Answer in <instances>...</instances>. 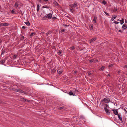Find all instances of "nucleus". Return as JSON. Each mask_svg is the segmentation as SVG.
I'll list each match as a JSON object with an SVG mask.
<instances>
[{
  "instance_id": "nucleus-1",
  "label": "nucleus",
  "mask_w": 127,
  "mask_h": 127,
  "mask_svg": "<svg viewBox=\"0 0 127 127\" xmlns=\"http://www.w3.org/2000/svg\"><path fill=\"white\" fill-rule=\"evenodd\" d=\"M52 16V13H50L46 15L42 18L43 20L49 19H51Z\"/></svg>"
},
{
  "instance_id": "nucleus-2",
  "label": "nucleus",
  "mask_w": 127,
  "mask_h": 127,
  "mask_svg": "<svg viewBox=\"0 0 127 127\" xmlns=\"http://www.w3.org/2000/svg\"><path fill=\"white\" fill-rule=\"evenodd\" d=\"M110 101V99L108 98H105L103 100V101L106 103H108Z\"/></svg>"
},
{
  "instance_id": "nucleus-3",
  "label": "nucleus",
  "mask_w": 127,
  "mask_h": 127,
  "mask_svg": "<svg viewBox=\"0 0 127 127\" xmlns=\"http://www.w3.org/2000/svg\"><path fill=\"white\" fill-rule=\"evenodd\" d=\"M77 6V3L75 2L73 4H71L70 5V6L71 7L73 8H75Z\"/></svg>"
},
{
  "instance_id": "nucleus-4",
  "label": "nucleus",
  "mask_w": 127,
  "mask_h": 127,
  "mask_svg": "<svg viewBox=\"0 0 127 127\" xmlns=\"http://www.w3.org/2000/svg\"><path fill=\"white\" fill-rule=\"evenodd\" d=\"M21 100L24 102H29L30 101L29 100L25 99L22 97L21 98Z\"/></svg>"
},
{
  "instance_id": "nucleus-5",
  "label": "nucleus",
  "mask_w": 127,
  "mask_h": 127,
  "mask_svg": "<svg viewBox=\"0 0 127 127\" xmlns=\"http://www.w3.org/2000/svg\"><path fill=\"white\" fill-rule=\"evenodd\" d=\"M106 112V114L109 115L110 114V112L109 111V110L107 108H105L104 109Z\"/></svg>"
},
{
  "instance_id": "nucleus-6",
  "label": "nucleus",
  "mask_w": 127,
  "mask_h": 127,
  "mask_svg": "<svg viewBox=\"0 0 127 127\" xmlns=\"http://www.w3.org/2000/svg\"><path fill=\"white\" fill-rule=\"evenodd\" d=\"M112 111H113L114 113L116 115H117L119 113H118V111L117 110L113 109Z\"/></svg>"
},
{
  "instance_id": "nucleus-7",
  "label": "nucleus",
  "mask_w": 127,
  "mask_h": 127,
  "mask_svg": "<svg viewBox=\"0 0 127 127\" xmlns=\"http://www.w3.org/2000/svg\"><path fill=\"white\" fill-rule=\"evenodd\" d=\"M127 25L126 24H124L122 26V28L123 30H124L125 29H126L127 28Z\"/></svg>"
},
{
  "instance_id": "nucleus-8",
  "label": "nucleus",
  "mask_w": 127,
  "mask_h": 127,
  "mask_svg": "<svg viewBox=\"0 0 127 127\" xmlns=\"http://www.w3.org/2000/svg\"><path fill=\"white\" fill-rule=\"evenodd\" d=\"M118 116V118L121 121H122V116L121 114L120 113H119L118 115H117Z\"/></svg>"
},
{
  "instance_id": "nucleus-9",
  "label": "nucleus",
  "mask_w": 127,
  "mask_h": 127,
  "mask_svg": "<svg viewBox=\"0 0 127 127\" xmlns=\"http://www.w3.org/2000/svg\"><path fill=\"white\" fill-rule=\"evenodd\" d=\"M96 39V38H94L91 39L90 41V43H91L93 41H94Z\"/></svg>"
},
{
  "instance_id": "nucleus-10",
  "label": "nucleus",
  "mask_w": 127,
  "mask_h": 127,
  "mask_svg": "<svg viewBox=\"0 0 127 127\" xmlns=\"http://www.w3.org/2000/svg\"><path fill=\"white\" fill-rule=\"evenodd\" d=\"M69 94L71 95L74 96L75 95V93H73L72 91H70V92H69Z\"/></svg>"
},
{
  "instance_id": "nucleus-11",
  "label": "nucleus",
  "mask_w": 127,
  "mask_h": 127,
  "mask_svg": "<svg viewBox=\"0 0 127 127\" xmlns=\"http://www.w3.org/2000/svg\"><path fill=\"white\" fill-rule=\"evenodd\" d=\"M124 22V19L122 18L121 20H120V23L121 24H122Z\"/></svg>"
},
{
  "instance_id": "nucleus-12",
  "label": "nucleus",
  "mask_w": 127,
  "mask_h": 127,
  "mask_svg": "<svg viewBox=\"0 0 127 127\" xmlns=\"http://www.w3.org/2000/svg\"><path fill=\"white\" fill-rule=\"evenodd\" d=\"M39 4H38L37 5V12H38L39 11Z\"/></svg>"
},
{
  "instance_id": "nucleus-13",
  "label": "nucleus",
  "mask_w": 127,
  "mask_h": 127,
  "mask_svg": "<svg viewBox=\"0 0 127 127\" xmlns=\"http://www.w3.org/2000/svg\"><path fill=\"white\" fill-rule=\"evenodd\" d=\"M52 33V31H49L46 34V35L47 36L50 33Z\"/></svg>"
},
{
  "instance_id": "nucleus-14",
  "label": "nucleus",
  "mask_w": 127,
  "mask_h": 127,
  "mask_svg": "<svg viewBox=\"0 0 127 127\" xmlns=\"http://www.w3.org/2000/svg\"><path fill=\"white\" fill-rule=\"evenodd\" d=\"M70 12L72 13H73L74 11V9L73 8L71 7L70 9Z\"/></svg>"
},
{
  "instance_id": "nucleus-15",
  "label": "nucleus",
  "mask_w": 127,
  "mask_h": 127,
  "mask_svg": "<svg viewBox=\"0 0 127 127\" xmlns=\"http://www.w3.org/2000/svg\"><path fill=\"white\" fill-rule=\"evenodd\" d=\"M97 17L96 16H95L94 17L93 21L95 22V23L96 22Z\"/></svg>"
},
{
  "instance_id": "nucleus-16",
  "label": "nucleus",
  "mask_w": 127,
  "mask_h": 127,
  "mask_svg": "<svg viewBox=\"0 0 127 127\" xmlns=\"http://www.w3.org/2000/svg\"><path fill=\"white\" fill-rule=\"evenodd\" d=\"M16 92H20L23 93L24 92V91H23L22 90H20V89H18L17 90Z\"/></svg>"
},
{
  "instance_id": "nucleus-17",
  "label": "nucleus",
  "mask_w": 127,
  "mask_h": 127,
  "mask_svg": "<svg viewBox=\"0 0 127 127\" xmlns=\"http://www.w3.org/2000/svg\"><path fill=\"white\" fill-rule=\"evenodd\" d=\"M35 33L34 32H33L31 33L30 34V37H32L33 35H35Z\"/></svg>"
},
{
  "instance_id": "nucleus-18",
  "label": "nucleus",
  "mask_w": 127,
  "mask_h": 127,
  "mask_svg": "<svg viewBox=\"0 0 127 127\" xmlns=\"http://www.w3.org/2000/svg\"><path fill=\"white\" fill-rule=\"evenodd\" d=\"M104 104V109L105 108H107L108 107V105L107 104Z\"/></svg>"
},
{
  "instance_id": "nucleus-19",
  "label": "nucleus",
  "mask_w": 127,
  "mask_h": 127,
  "mask_svg": "<svg viewBox=\"0 0 127 127\" xmlns=\"http://www.w3.org/2000/svg\"><path fill=\"white\" fill-rule=\"evenodd\" d=\"M19 6V4L17 2H16L15 4V6L16 8L18 7Z\"/></svg>"
},
{
  "instance_id": "nucleus-20",
  "label": "nucleus",
  "mask_w": 127,
  "mask_h": 127,
  "mask_svg": "<svg viewBox=\"0 0 127 127\" xmlns=\"http://www.w3.org/2000/svg\"><path fill=\"white\" fill-rule=\"evenodd\" d=\"M114 16L111 19V20H114V19H115L117 17V16L116 15H114Z\"/></svg>"
},
{
  "instance_id": "nucleus-21",
  "label": "nucleus",
  "mask_w": 127,
  "mask_h": 127,
  "mask_svg": "<svg viewBox=\"0 0 127 127\" xmlns=\"http://www.w3.org/2000/svg\"><path fill=\"white\" fill-rule=\"evenodd\" d=\"M25 23L26 24V25L28 26H29L30 25V23L29 22H25Z\"/></svg>"
},
{
  "instance_id": "nucleus-22",
  "label": "nucleus",
  "mask_w": 127,
  "mask_h": 127,
  "mask_svg": "<svg viewBox=\"0 0 127 127\" xmlns=\"http://www.w3.org/2000/svg\"><path fill=\"white\" fill-rule=\"evenodd\" d=\"M105 67L104 66H102L100 69V70H101L102 71H103V69L105 68Z\"/></svg>"
},
{
  "instance_id": "nucleus-23",
  "label": "nucleus",
  "mask_w": 127,
  "mask_h": 127,
  "mask_svg": "<svg viewBox=\"0 0 127 127\" xmlns=\"http://www.w3.org/2000/svg\"><path fill=\"white\" fill-rule=\"evenodd\" d=\"M5 52V51L4 50H3V49L2 50V52L1 54V55H3L4 53Z\"/></svg>"
},
{
  "instance_id": "nucleus-24",
  "label": "nucleus",
  "mask_w": 127,
  "mask_h": 127,
  "mask_svg": "<svg viewBox=\"0 0 127 127\" xmlns=\"http://www.w3.org/2000/svg\"><path fill=\"white\" fill-rule=\"evenodd\" d=\"M64 106H63L60 107H59L58 108V109L59 110H62L63 109H64Z\"/></svg>"
},
{
  "instance_id": "nucleus-25",
  "label": "nucleus",
  "mask_w": 127,
  "mask_h": 127,
  "mask_svg": "<svg viewBox=\"0 0 127 127\" xmlns=\"http://www.w3.org/2000/svg\"><path fill=\"white\" fill-rule=\"evenodd\" d=\"M49 7L48 6H43L42 7V8H49Z\"/></svg>"
},
{
  "instance_id": "nucleus-26",
  "label": "nucleus",
  "mask_w": 127,
  "mask_h": 127,
  "mask_svg": "<svg viewBox=\"0 0 127 127\" xmlns=\"http://www.w3.org/2000/svg\"><path fill=\"white\" fill-rule=\"evenodd\" d=\"M75 48V47L74 46H72L70 48V49L71 50H73Z\"/></svg>"
},
{
  "instance_id": "nucleus-27",
  "label": "nucleus",
  "mask_w": 127,
  "mask_h": 127,
  "mask_svg": "<svg viewBox=\"0 0 127 127\" xmlns=\"http://www.w3.org/2000/svg\"><path fill=\"white\" fill-rule=\"evenodd\" d=\"M57 19V18L55 17H53L52 18V19L53 20H56Z\"/></svg>"
},
{
  "instance_id": "nucleus-28",
  "label": "nucleus",
  "mask_w": 127,
  "mask_h": 127,
  "mask_svg": "<svg viewBox=\"0 0 127 127\" xmlns=\"http://www.w3.org/2000/svg\"><path fill=\"white\" fill-rule=\"evenodd\" d=\"M56 70L55 69H54L53 70V71H52V73L53 74L54 73V72H55Z\"/></svg>"
},
{
  "instance_id": "nucleus-29",
  "label": "nucleus",
  "mask_w": 127,
  "mask_h": 127,
  "mask_svg": "<svg viewBox=\"0 0 127 127\" xmlns=\"http://www.w3.org/2000/svg\"><path fill=\"white\" fill-rule=\"evenodd\" d=\"M12 90L15 91V92H16L17 91V89L14 88H12Z\"/></svg>"
},
{
  "instance_id": "nucleus-30",
  "label": "nucleus",
  "mask_w": 127,
  "mask_h": 127,
  "mask_svg": "<svg viewBox=\"0 0 127 127\" xmlns=\"http://www.w3.org/2000/svg\"><path fill=\"white\" fill-rule=\"evenodd\" d=\"M117 9H116L115 8H114V9L113 10V11L114 12H116L117 11Z\"/></svg>"
},
{
  "instance_id": "nucleus-31",
  "label": "nucleus",
  "mask_w": 127,
  "mask_h": 127,
  "mask_svg": "<svg viewBox=\"0 0 127 127\" xmlns=\"http://www.w3.org/2000/svg\"><path fill=\"white\" fill-rule=\"evenodd\" d=\"M102 3L104 4V5H105L106 4V2L105 0H104L102 1Z\"/></svg>"
},
{
  "instance_id": "nucleus-32",
  "label": "nucleus",
  "mask_w": 127,
  "mask_h": 127,
  "mask_svg": "<svg viewBox=\"0 0 127 127\" xmlns=\"http://www.w3.org/2000/svg\"><path fill=\"white\" fill-rule=\"evenodd\" d=\"M17 55H14L13 56V59H15L16 58V57H17Z\"/></svg>"
},
{
  "instance_id": "nucleus-33",
  "label": "nucleus",
  "mask_w": 127,
  "mask_h": 127,
  "mask_svg": "<svg viewBox=\"0 0 127 127\" xmlns=\"http://www.w3.org/2000/svg\"><path fill=\"white\" fill-rule=\"evenodd\" d=\"M89 61H90V63H92L94 61V59H92V60H90Z\"/></svg>"
},
{
  "instance_id": "nucleus-34",
  "label": "nucleus",
  "mask_w": 127,
  "mask_h": 127,
  "mask_svg": "<svg viewBox=\"0 0 127 127\" xmlns=\"http://www.w3.org/2000/svg\"><path fill=\"white\" fill-rule=\"evenodd\" d=\"M5 62L4 60H1L0 61V63H1L2 64L4 63Z\"/></svg>"
},
{
  "instance_id": "nucleus-35",
  "label": "nucleus",
  "mask_w": 127,
  "mask_h": 127,
  "mask_svg": "<svg viewBox=\"0 0 127 127\" xmlns=\"http://www.w3.org/2000/svg\"><path fill=\"white\" fill-rule=\"evenodd\" d=\"M123 68H127V65L124 66L123 67Z\"/></svg>"
},
{
  "instance_id": "nucleus-36",
  "label": "nucleus",
  "mask_w": 127,
  "mask_h": 127,
  "mask_svg": "<svg viewBox=\"0 0 127 127\" xmlns=\"http://www.w3.org/2000/svg\"><path fill=\"white\" fill-rule=\"evenodd\" d=\"M4 23H2L0 24V26H4Z\"/></svg>"
},
{
  "instance_id": "nucleus-37",
  "label": "nucleus",
  "mask_w": 127,
  "mask_h": 127,
  "mask_svg": "<svg viewBox=\"0 0 127 127\" xmlns=\"http://www.w3.org/2000/svg\"><path fill=\"white\" fill-rule=\"evenodd\" d=\"M15 12V11L14 10H12L11 11V13L12 14H14Z\"/></svg>"
},
{
  "instance_id": "nucleus-38",
  "label": "nucleus",
  "mask_w": 127,
  "mask_h": 127,
  "mask_svg": "<svg viewBox=\"0 0 127 127\" xmlns=\"http://www.w3.org/2000/svg\"><path fill=\"white\" fill-rule=\"evenodd\" d=\"M62 72V71H60L58 72V73L59 74H61Z\"/></svg>"
},
{
  "instance_id": "nucleus-39",
  "label": "nucleus",
  "mask_w": 127,
  "mask_h": 127,
  "mask_svg": "<svg viewBox=\"0 0 127 127\" xmlns=\"http://www.w3.org/2000/svg\"><path fill=\"white\" fill-rule=\"evenodd\" d=\"M77 71H74V72L73 73V74H74V75H76V74Z\"/></svg>"
},
{
  "instance_id": "nucleus-40",
  "label": "nucleus",
  "mask_w": 127,
  "mask_h": 127,
  "mask_svg": "<svg viewBox=\"0 0 127 127\" xmlns=\"http://www.w3.org/2000/svg\"><path fill=\"white\" fill-rule=\"evenodd\" d=\"M113 64H111L108 66V67H112L113 66Z\"/></svg>"
},
{
  "instance_id": "nucleus-41",
  "label": "nucleus",
  "mask_w": 127,
  "mask_h": 127,
  "mask_svg": "<svg viewBox=\"0 0 127 127\" xmlns=\"http://www.w3.org/2000/svg\"><path fill=\"white\" fill-rule=\"evenodd\" d=\"M4 26H8L9 24L7 23H4Z\"/></svg>"
},
{
  "instance_id": "nucleus-42",
  "label": "nucleus",
  "mask_w": 127,
  "mask_h": 127,
  "mask_svg": "<svg viewBox=\"0 0 127 127\" xmlns=\"http://www.w3.org/2000/svg\"><path fill=\"white\" fill-rule=\"evenodd\" d=\"M98 61V60L97 59H96L94 60V61L95 62H97Z\"/></svg>"
},
{
  "instance_id": "nucleus-43",
  "label": "nucleus",
  "mask_w": 127,
  "mask_h": 127,
  "mask_svg": "<svg viewBox=\"0 0 127 127\" xmlns=\"http://www.w3.org/2000/svg\"><path fill=\"white\" fill-rule=\"evenodd\" d=\"M90 29L91 30H92L93 29V25H91V27L90 28Z\"/></svg>"
},
{
  "instance_id": "nucleus-44",
  "label": "nucleus",
  "mask_w": 127,
  "mask_h": 127,
  "mask_svg": "<svg viewBox=\"0 0 127 127\" xmlns=\"http://www.w3.org/2000/svg\"><path fill=\"white\" fill-rule=\"evenodd\" d=\"M114 23L116 24H117L119 23V22H118L115 21V22H114Z\"/></svg>"
},
{
  "instance_id": "nucleus-45",
  "label": "nucleus",
  "mask_w": 127,
  "mask_h": 127,
  "mask_svg": "<svg viewBox=\"0 0 127 127\" xmlns=\"http://www.w3.org/2000/svg\"><path fill=\"white\" fill-rule=\"evenodd\" d=\"M65 31V30H64V29H63L61 31V32L62 33V32H64Z\"/></svg>"
},
{
  "instance_id": "nucleus-46",
  "label": "nucleus",
  "mask_w": 127,
  "mask_h": 127,
  "mask_svg": "<svg viewBox=\"0 0 127 127\" xmlns=\"http://www.w3.org/2000/svg\"><path fill=\"white\" fill-rule=\"evenodd\" d=\"M104 12L105 14H106V15L108 16L109 15V14L108 13L105 12Z\"/></svg>"
},
{
  "instance_id": "nucleus-47",
  "label": "nucleus",
  "mask_w": 127,
  "mask_h": 127,
  "mask_svg": "<svg viewBox=\"0 0 127 127\" xmlns=\"http://www.w3.org/2000/svg\"><path fill=\"white\" fill-rule=\"evenodd\" d=\"M64 25V27H66L69 26L68 25H66V24Z\"/></svg>"
},
{
  "instance_id": "nucleus-48",
  "label": "nucleus",
  "mask_w": 127,
  "mask_h": 127,
  "mask_svg": "<svg viewBox=\"0 0 127 127\" xmlns=\"http://www.w3.org/2000/svg\"><path fill=\"white\" fill-rule=\"evenodd\" d=\"M24 36H23L21 38V39L22 40H23V39H24Z\"/></svg>"
},
{
  "instance_id": "nucleus-49",
  "label": "nucleus",
  "mask_w": 127,
  "mask_h": 127,
  "mask_svg": "<svg viewBox=\"0 0 127 127\" xmlns=\"http://www.w3.org/2000/svg\"><path fill=\"white\" fill-rule=\"evenodd\" d=\"M61 53V52L60 51H59L58 52V54L60 55Z\"/></svg>"
},
{
  "instance_id": "nucleus-50",
  "label": "nucleus",
  "mask_w": 127,
  "mask_h": 127,
  "mask_svg": "<svg viewBox=\"0 0 127 127\" xmlns=\"http://www.w3.org/2000/svg\"><path fill=\"white\" fill-rule=\"evenodd\" d=\"M91 74V73L90 72H89L88 73V75H90Z\"/></svg>"
},
{
  "instance_id": "nucleus-51",
  "label": "nucleus",
  "mask_w": 127,
  "mask_h": 127,
  "mask_svg": "<svg viewBox=\"0 0 127 127\" xmlns=\"http://www.w3.org/2000/svg\"><path fill=\"white\" fill-rule=\"evenodd\" d=\"M39 2L40 3H41V2H42V0H39Z\"/></svg>"
},
{
  "instance_id": "nucleus-52",
  "label": "nucleus",
  "mask_w": 127,
  "mask_h": 127,
  "mask_svg": "<svg viewBox=\"0 0 127 127\" xmlns=\"http://www.w3.org/2000/svg\"><path fill=\"white\" fill-rule=\"evenodd\" d=\"M118 32L121 33H122V31L120 30H118Z\"/></svg>"
},
{
  "instance_id": "nucleus-53",
  "label": "nucleus",
  "mask_w": 127,
  "mask_h": 127,
  "mask_svg": "<svg viewBox=\"0 0 127 127\" xmlns=\"http://www.w3.org/2000/svg\"><path fill=\"white\" fill-rule=\"evenodd\" d=\"M22 28L23 29H25L26 28L24 26H23L22 27Z\"/></svg>"
},
{
  "instance_id": "nucleus-54",
  "label": "nucleus",
  "mask_w": 127,
  "mask_h": 127,
  "mask_svg": "<svg viewBox=\"0 0 127 127\" xmlns=\"http://www.w3.org/2000/svg\"><path fill=\"white\" fill-rule=\"evenodd\" d=\"M49 0H44V1L47 2Z\"/></svg>"
},
{
  "instance_id": "nucleus-55",
  "label": "nucleus",
  "mask_w": 127,
  "mask_h": 127,
  "mask_svg": "<svg viewBox=\"0 0 127 127\" xmlns=\"http://www.w3.org/2000/svg\"><path fill=\"white\" fill-rule=\"evenodd\" d=\"M41 33L42 34H44L45 33V32H41Z\"/></svg>"
},
{
  "instance_id": "nucleus-56",
  "label": "nucleus",
  "mask_w": 127,
  "mask_h": 127,
  "mask_svg": "<svg viewBox=\"0 0 127 127\" xmlns=\"http://www.w3.org/2000/svg\"><path fill=\"white\" fill-rule=\"evenodd\" d=\"M107 76H110V74H108V75H107Z\"/></svg>"
},
{
  "instance_id": "nucleus-57",
  "label": "nucleus",
  "mask_w": 127,
  "mask_h": 127,
  "mask_svg": "<svg viewBox=\"0 0 127 127\" xmlns=\"http://www.w3.org/2000/svg\"><path fill=\"white\" fill-rule=\"evenodd\" d=\"M75 91L76 92H77L78 91V90H76L75 89Z\"/></svg>"
},
{
  "instance_id": "nucleus-58",
  "label": "nucleus",
  "mask_w": 127,
  "mask_h": 127,
  "mask_svg": "<svg viewBox=\"0 0 127 127\" xmlns=\"http://www.w3.org/2000/svg\"><path fill=\"white\" fill-rule=\"evenodd\" d=\"M125 111L126 112V113H127V111H126V110L125 109Z\"/></svg>"
},
{
  "instance_id": "nucleus-59",
  "label": "nucleus",
  "mask_w": 127,
  "mask_h": 127,
  "mask_svg": "<svg viewBox=\"0 0 127 127\" xmlns=\"http://www.w3.org/2000/svg\"><path fill=\"white\" fill-rule=\"evenodd\" d=\"M125 23H127V21L126 20H125Z\"/></svg>"
},
{
  "instance_id": "nucleus-60",
  "label": "nucleus",
  "mask_w": 127,
  "mask_h": 127,
  "mask_svg": "<svg viewBox=\"0 0 127 127\" xmlns=\"http://www.w3.org/2000/svg\"><path fill=\"white\" fill-rule=\"evenodd\" d=\"M120 72H119V71H118V73H120Z\"/></svg>"
},
{
  "instance_id": "nucleus-61",
  "label": "nucleus",
  "mask_w": 127,
  "mask_h": 127,
  "mask_svg": "<svg viewBox=\"0 0 127 127\" xmlns=\"http://www.w3.org/2000/svg\"><path fill=\"white\" fill-rule=\"evenodd\" d=\"M44 13H45V12L43 11V13H44Z\"/></svg>"
},
{
  "instance_id": "nucleus-62",
  "label": "nucleus",
  "mask_w": 127,
  "mask_h": 127,
  "mask_svg": "<svg viewBox=\"0 0 127 127\" xmlns=\"http://www.w3.org/2000/svg\"><path fill=\"white\" fill-rule=\"evenodd\" d=\"M119 20L118 19V20H117V21H119Z\"/></svg>"
}]
</instances>
